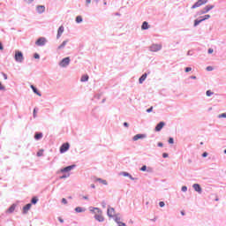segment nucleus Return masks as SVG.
I'll return each mask as SVG.
<instances>
[{
  "label": "nucleus",
  "mask_w": 226,
  "mask_h": 226,
  "mask_svg": "<svg viewBox=\"0 0 226 226\" xmlns=\"http://www.w3.org/2000/svg\"><path fill=\"white\" fill-rule=\"evenodd\" d=\"M91 212H93L94 215V218L98 221V222H104V217L102 215V211L98 208V207H94L93 209L90 210Z\"/></svg>",
  "instance_id": "obj_1"
},
{
  "label": "nucleus",
  "mask_w": 226,
  "mask_h": 226,
  "mask_svg": "<svg viewBox=\"0 0 226 226\" xmlns=\"http://www.w3.org/2000/svg\"><path fill=\"white\" fill-rule=\"evenodd\" d=\"M15 61L19 62V63H22L24 60V56L23 53L20 51H16L15 52Z\"/></svg>",
  "instance_id": "obj_2"
},
{
  "label": "nucleus",
  "mask_w": 226,
  "mask_h": 226,
  "mask_svg": "<svg viewBox=\"0 0 226 226\" xmlns=\"http://www.w3.org/2000/svg\"><path fill=\"white\" fill-rule=\"evenodd\" d=\"M208 2V0H199L196 4H194L192 7V9L199 8L204 4H206Z\"/></svg>",
  "instance_id": "obj_3"
},
{
  "label": "nucleus",
  "mask_w": 226,
  "mask_h": 226,
  "mask_svg": "<svg viewBox=\"0 0 226 226\" xmlns=\"http://www.w3.org/2000/svg\"><path fill=\"white\" fill-rule=\"evenodd\" d=\"M70 63H71V58H70V57H65V58H64V59L60 62L59 65H60L61 67H67V66L70 64Z\"/></svg>",
  "instance_id": "obj_4"
},
{
  "label": "nucleus",
  "mask_w": 226,
  "mask_h": 226,
  "mask_svg": "<svg viewBox=\"0 0 226 226\" xmlns=\"http://www.w3.org/2000/svg\"><path fill=\"white\" fill-rule=\"evenodd\" d=\"M70 149V143L66 142L64 143L61 147H60V153L64 154L66 151H68Z\"/></svg>",
  "instance_id": "obj_5"
},
{
  "label": "nucleus",
  "mask_w": 226,
  "mask_h": 226,
  "mask_svg": "<svg viewBox=\"0 0 226 226\" xmlns=\"http://www.w3.org/2000/svg\"><path fill=\"white\" fill-rule=\"evenodd\" d=\"M46 43H47V39L44 38V37L39 38V39L36 41V42H35V44H36L37 46H44Z\"/></svg>",
  "instance_id": "obj_6"
},
{
  "label": "nucleus",
  "mask_w": 226,
  "mask_h": 226,
  "mask_svg": "<svg viewBox=\"0 0 226 226\" xmlns=\"http://www.w3.org/2000/svg\"><path fill=\"white\" fill-rule=\"evenodd\" d=\"M162 49V45L160 44H154L150 47V51L157 52Z\"/></svg>",
  "instance_id": "obj_7"
},
{
  "label": "nucleus",
  "mask_w": 226,
  "mask_h": 226,
  "mask_svg": "<svg viewBox=\"0 0 226 226\" xmlns=\"http://www.w3.org/2000/svg\"><path fill=\"white\" fill-rule=\"evenodd\" d=\"M107 213H108V215L109 217H114L115 215H116L115 208L114 207H109Z\"/></svg>",
  "instance_id": "obj_8"
},
{
  "label": "nucleus",
  "mask_w": 226,
  "mask_h": 226,
  "mask_svg": "<svg viewBox=\"0 0 226 226\" xmlns=\"http://www.w3.org/2000/svg\"><path fill=\"white\" fill-rule=\"evenodd\" d=\"M64 32V27L61 26L57 30L56 39H60Z\"/></svg>",
  "instance_id": "obj_9"
},
{
  "label": "nucleus",
  "mask_w": 226,
  "mask_h": 226,
  "mask_svg": "<svg viewBox=\"0 0 226 226\" xmlns=\"http://www.w3.org/2000/svg\"><path fill=\"white\" fill-rule=\"evenodd\" d=\"M163 126H165V123L161 122L155 126V132H160L163 129Z\"/></svg>",
  "instance_id": "obj_10"
},
{
  "label": "nucleus",
  "mask_w": 226,
  "mask_h": 226,
  "mask_svg": "<svg viewBox=\"0 0 226 226\" xmlns=\"http://www.w3.org/2000/svg\"><path fill=\"white\" fill-rule=\"evenodd\" d=\"M32 204L28 203L25 207H23V214H27L28 211L31 209Z\"/></svg>",
  "instance_id": "obj_11"
},
{
  "label": "nucleus",
  "mask_w": 226,
  "mask_h": 226,
  "mask_svg": "<svg viewBox=\"0 0 226 226\" xmlns=\"http://www.w3.org/2000/svg\"><path fill=\"white\" fill-rule=\"evenodd\" d=\"M73 168H74V165L68 166V167H66L64 169H62L60 170V172H62V173H64V172L69 173Z\"/></svg>",
  "instance_id": "obj_12"
},
{
  "label": "nucleus",
  "mask_w": 226,
  "mask_h": 226,
  "mask_svg": "<svg viewBox=\"0 0 226 226\" xmlns=\"http://www.w3.org/2000/svg\"><path fill=\"white\" fill-rule=\"evenodd\" d=\"M144 138H146V135H144V134H137V135H135L134 137H133V140L134 141H137V140H139V139H144Z\"/></svg>",
  "instance_id": "obj_13"
},
{
  "label": "nucleus",
  "mask_w": 226,
  "mask_h": 226,
  "mask_svg": "<svg viewBox=\"0 0 226 226\" xmlns=\"http://www.w3.org/2000/svg\"><path fill=\"white\" fill-rule=\"evenodd\" d=\"M16 205L15 204H13V205H11L7 210H6V213H8V214H11V213H13L14 211H15V209H16Z\"/></svg>",
  "instance_id": "obj_14"
},
{
  "label": "nucleus",
  "mask_w": 226,
  "mask_h": 226,
  "mask_svg": "<svg viewBox=\"0 0 226 226\" xmlns=\"http://www.w3.org/2000/svg\"><path fill=\"white\" fill-rule=\"evenodd\" d=\"M147 78V73L143 74V75L139 78V84H143Z\"/></svg>",
  "instance_id": "obj_15"
},
{
  "label": "nucleus",
  "mask_w": 226,
  "mask_h": 226,
  "mask_svg": "<svg viewBox=\"0 0 226 226\" xmlns=\"http://www.w3.org/2000/svg\"><path fill=\"white\" fill-rule=\"evenodd\" d=\"M30 87L32 88L33 92H34L35 94H37V95H39V96H41V94L38 91V89H37L34 86L32 85Z\"/></svg>",
  "instance_id": "obj_16"
},
{
  "label": "nucleus",
  "mask_w": 226,
  "mask_h": 226,
  "mask_svg": "<svg viewBox=\"0 0 226 226\" xmlns=\"http://www.w3.org/2000/svg\"><path fill=\"white\" fill-rule=\"evenodd\" d=\"M45 6H38L37 8H36V11H37V12H39V13H42V12H44L45 11Z\"/></svg>",
  "instance_id": "obj_17"
},
{
  "label": "nucleus",
  "mask_w": 226,
  "mask_h": 226,
  "mask_svg": "<svg viewBox=\"0 0 226 226\" xmlns=\"http://www.w3.org/2000/svg\"><path fill=\"white\" fill-rule=\"evenodd\" d=\"M141 29L142 30H147L149 29V24L147 22H143L142 26H141Z\"/></svg>",
  "instance_id": "obj_18"
},
{
  "label": "nucleus",
  "mask_w": 226,
  "mask_h": 226,
  "mask_svg": "<svg viewBox=\"0 0 226 226\" xmlns=\"http://www.w3.org/2000/svg\"><path fill=\"white\" fill-rule=\"evenodd\" d=\"M68 42H69V40H66V41H63L62 44L60 46H58L57 49H64L67 45Z\"/></svg>",
  "instance_id": "obj_19"
},
{
  "label": "nucleus",
  "mask_w": 226,
  "mask_h": 226,
  "mask_svg": "<svg viewBox=\"0 0 226 226\" xmlns=\"http://www.w3.org/2000/svg\"><path fill=\"white\" fill-rule=\"evenodd\" d=\"M193 188H194V190H195L196 192H201V188H200V185L194 184V185H193Z\"/></svg>",
  "instance_id": "obj_20"
},
{
  "label": "nucleus",
  "mask_w": 226,
  "mask_h": 226,
  "mask_svg": "<svg viewBox=\"0 0 226 226\" xmlns=\"http://www.w3.org/2000/svg\"><path fill=\"white\" fill-rule=\"evenodd\" d=\"M89 80V76L88 75H83L80 79L81 82H87Z\"/></svg>",
  "instance_id": "obj_21"
},
{
  "label": "nucleus",
  "mask_w": 226,
  "mask_h": 226,
  "mask_svg": "<svg viewBox=\"0 0 226 226\" xmlns=\"http://www.w3.org/2000/svg\"><path fill=\"white\" fill-rule=\"evenodd\" d=\"M122 175L124 176V177H130V178L132 179V180L135 179V178H134L131 174H129L128 172H123Z\"/></svg>",
  "instance_id": "obj_22"
},
{
  "label": "nucleus",
  "mask_w": 226,
  "mask_h": 226,
  "mask_svg": "<svg viewBox=\"0 0 226 226\" xmlns=\"http://www.w3.org/2000/svg\"><path fill=\"white\" fill-rule=\"evenodd\" d=\"M42 137H43V134H42V133H36V134L34 135V139H41Z\"/></svg>",
  "instance_id": "obj_23"
},
{
  "label": "nucleus",
  "mask_w": 226,
  "mask_h": 226,
  "mask_svg": "<svg viewBox=\"0 0 226 226\" xmlns=\"http://www.w3.org/2000/svg\"><path fill=\"white\" fill-rule=\"evenodd\" d=\"M75 211L78 212V213H82V212L85 211V209L82 208L81 207H77L75 208Z\"/></svg>",
  "instance_id": "obj_24"
},
{
  "label": "nucleus",
  "mask_w": 226,
  "mask_h": 226,
  "mask_svg": "<svg viewBox=\"0 0 226 226\" xmlns=\"http://www.w3.org/2000/svg\"><path fill=\"white\" fill-rule=\"evenodd\" d=\"M38 200H39V199H38L37 197H34V198H32V200H31V203L36 204V203L38 202Z\"/></svg>",
  "instance_id": "obj_25"
},
{
  "label": "nucleus",
  "mask_w": 226,
  "mask_h": 226,
  "mask_svg": "<svg viewBox=\"0 0 226 226\" xmlns=\"http://www.w3.org/2000/svg\"><path fill=\"white\" fill-rule=\"evenodd\" d=\"M96 181L101 182L102 184L107 185L108 182L106 180H102V178H97Z\"/></svg>",
  "instance_id": "obj_26"
},
{
  "label": "nucleus",
  "mask_w": 226,
  "mask_h": 226,
  "mask_svg": "<svg viewBox=\"0 0 226 226\" xmlns=\"http://www.w3.org/2000/svg\"><path fill=\"white\" fill-rule=\"evenodd\" d=\"M83 21V18L81 17V16H78L77 18H76V22L77 23H81Z\"/></svg>",
  "instance_id": "obj_27"
},
{
  "label": "nucleus",
  "mask_w": 226,
  "mask_h": 226,
  "mask_svg": "<svg viewBox=\"0 0 226 226\" xmlns=\"http://www.w3.org/2000/svg\"><path fill=\"white\" fill-rule=\"evenodd\" d=\"M214 8V5H207L205 7L206 11L208 12L209 11H211Z\"/></svg>",
  "instance_id": "obj_28"
},
{
  "label": "nucleus",
  "mask_w": 226,
  "mask_h": 226,
  "mask_svg": "<svg viewBox=\"0 0 226 226\" xmlns=\"http://www.w3.org/2000/svg\"><path fill=\"white\" fill-rule=\"evenodd\" d=\"M70 177V173H66V174H64V176L59 177V178H60V179H64V178H67V177Z\"/></svg>",
  "instance_id": "obj_29"
},
{
  "label": "nucleus",
  "mask_w": 226,
  "mask_h": 226,
  "mask_svg": "<svg viewBox=\"0 0 226 226\" xmlns=\"http://www.w3.org/2000/svg\"><path fill=\"white\" fill-rule=\"evenodd\" d=\"M206 94H207V97H210L211 95L214 94V93L211 92L210 90H207V93H206Z\"/></svg>",
  "instance_id": "obj_30"
},
{
  "label": "nucleus",
  "mask_w": 226,
  "mask_h": 226,
  "mask_svg": "<svg viewBox=\"0 0 226 226\" xmlns=\"http://www.w3.org/2000/svg\"><path fill=\"white\" fill-rule=\"evenodd\" d=\"M203 20L200 19V20H195L194 21V26H197L200 23H201Z\"/></svg>",
  "instance_id": "obj_31"
},
{
  "label": "nucleus",
  "mask_w": 226,
  "mask_h": 226,
  "mask_svg": "<svg viewBox=\"0 0 226 226\" xmlns=\"http://www.w3.org/2000/svg\"><path fill=\"white\" fill-rule=\"evenodd\" d=\"M208 11H207V9H206V7L202 10V11H200V15H202V14H205V13H207Z\"/></svg>",
  "instance_id": "obj_32"
},
{
  "label": "nucleus",
  "mask_w": 226,
  "mask_h": 226,
  "mask_svg": "<svg viewBox=\"0 0 226 226\" xmlns=\"http://www.w3.org/2000/svg\"><path fill=\"white\" fill-rule=\"evenodd\" d=\"M219 118H226V113H222L218 116Z\"/></svg>",
  "instance_id": "obj_33"
},
{
  "label": "nucleus",
  "mask_w": 226,
  "mask_h": 226,
  "mask_svg": "<svg viewBox=\"0 0 226 226\" xmlns=\"http://www.w3.org/2000/svg\"><path fill=\"white\" fill-rule=\"evenodd\" d=\"M43 155V150H40L37 152V156H42Z\"/></svg>",
  "instance_id": "obj_34"
},
{
  "label": "nucleus",
  "mask_w": 226,
  "mask_h": 226,
  "mask_svg": "<svg viewBox=\"0 0 226 226\" xmlns=\"http://www.w3.org/2000/svg\"><path fill=\"white\" fill-rule=\"evenodd\" d=\"M118 226H127L126 223L122 222H117Z\"/></svg>",
  "instance_id": "obj_35"
},
{
  "label": "nucleus",
  "mask_w": 226,
  "mask_h": 226,
  "mask_svg": "<svg viewBox=\"0 0 226 226\" xmlns=\"http://www.w3.org/2000/svg\"><path fill=\"white\" fill-rule=\"evenodd\" d=\"M159 206H160L161 207H165V202H163V201L159 202Z\"/></svg>",
  "instance_id": "obj_36"
},
{
  "label": "nucleus",
  "mask_w": 226,
  "mask_h": 226,
  "mask_svg": "<svg viewBox=\"0 0 226 226\" xmlns=\"http://www.w3.org/2000/svg\"><path fill=\"white\" fill-rule=\"evenodd\" d=\"M209 18H210V16H209V15H206V16H204V19H202L201 20H202V21H204V20L208 19Z\"/></svg>",
  "instance_id": "obj_37"
},
{
  "label": "nucleus",
  "mask_w": 226,
  "mask_h": 226,
  "mask_svg": "<svg viewBox=\"0 0 226 226\" xmlns=\"http://www.w3.org/2000/svg\"><path fill=\"white\" fill-rule=\"evenodd\" d=\"M147 169V167H146V165H144L143 167L140 168L141 171H146V170Z\"/></svg>",
  "instance_id": "obj_38"
},
{
  "label": "nucleus",
  "mask_w": 226,
  "mask_h": 226,
  "mask_svg": "<svg viewBox=\"0 0 226 226\" xmlns=\"http://www.w3.org/2000/svg\"><path fill=\"white\" fill-rule=\"evenodd\" d=\"M169 143H170V144H174V139L170 138V139H169Z\"/></svg>",
  "instance_id": "obj_39"
},
{
  "label": "nucleus",
  "mask_w": 226,
  "mask_h": 226,
  "mask_svg": "<svg viewBox=\"0 0 226 226\" xmlns=\"http://www.w3.org/2000/svg\"><path fill=\"white\" fill-rule=\"evenodd\" d=\"M62 203H64V204H67V203H68V201H67V200H66L65 198H64V199H62Z\"/></svg>",
  "instance_id": "obj_40"
},
{
  "label": "nucleus",
  "mask_w": 226,
  "mask_h": 226,
  "mask_svg": "<svg viewBox=\"0 0 226 226\" xmlns=\"http://www.w3.org/2000/svg\"><path fill=\"white\" fill-rule=\"evenodd\" d=\"M187 190H188V187H187V186H183V187H182V191H183V192H186Z\"/></svg>",
  "instance_id": "obj_41"
},
{
  "label": "nucleus",
  "mask_w": 226,
  "mask_h": 226,
  "mask_svg": "<svg viewBox=\"0 0 226 226\" xmlns=\"http://www.w3.org/2000/svg\"><path fill=\"white\" fill-rule=\"evenodd\" d=\"M162 157H163V158H167V157H169V154H167V153H163V154H162Z\"/></svg>",
  "instance_id": "obj_42"
},
{
  "label": "nucleus",
  "mask_w": 226,
  "mask_h": 226,
  "mask_svg": "<svg viewBox=\"0 0 226 226\" xmlns=\"http://www.w3.org/2000/svg\"><path fill=\"white\" fill-rule=\"evenodd\" d=\"M93 0H86V4L89 5L92 3Z\"/></svg>",
  "instance_id": "obj_43"
},
{
  "label": "nucleus",
  "mask_w": 226,
  "mask_h": 226,
  "mask_svg": "<svg viewBox=\"0 0 226 226\" xmlns=\"http://www.w3.org/2000/svg\"><path fill=\"white\" fill-rule=\"evenodd\" d=\"M191 71H192V68L190 67L185 68V72H190Z\"/></svg>",
  "instance_id": "obj_44"
},
{
  "label": "nucleus",
  "mask_w": 226,
  "mask_h": 226,
  "mask_svg": "<svg viewBox=\"0 0 226 226\" xmlns=\"http://www.w3.org/2000/svg\"><path fill=\"white\" fill-rule=\"evenodd\" d=\"M5 87L3 86V84L0 82V90H4Z\"/></svg>",
  "instance_id": "obj_45"
},
{
  "label": "nucleus",
  "mask_w": 226,
  "mask_h": 226,
  "mask_svg": "<svg viewBox=\"0 0 226 226\" xmlns=\"http://www.w3.org/2000/svg\"><path fill=\"white\" fill-rule=\"evenodd\" d=\"M26 4H31L32 2H34V0H24Z\"/></svg>",
  "instance_id": "obj_46"
},
{
  "label": "nucleus",
  "mask_w": 226,
  "mask_h": 226,
  "mask_svg": "<svg viewBox=\"0 0 226 226\" xmlns=\"http://www.w3.org/2000/svg\"><path fill=\"white\" fill-rule=\"evenodd\" d=\"M34 57L35 59H39V58H40V56H39L38 54H34Z\"/></svg>",
  "instance_id": "obj_47"
},
{
  "label": "nucleus",
  "mask_w": 226,
  "mask_h": 226,
  "mask_svg": "<svg viewBox=\"0 0 226 226\" xmlns=\"http://www.w3.org/2000/svg\"><path fill=\"white\" fill-rule=\"evenodd\" d=\"M151 111H153V107H151L150 109H147V113H150Z\"/></svg>",
  "instance_id": "obj_48"
},
{
  "label": "nucleus",
  "mask_w": 226,
  "mask_h": 226,
  "mask_svg": "<svg viewBox=\"0 0 226 226\" xmlns=\"http://www.w3.org/2000/svg\"><path fill=\"white\" fill-rule=\"evenodd\" d=\"M2 75L4 76V79H8V77H7V75H6V74L2 73Z\"/></svg>",
  "instance_id": "obj_49"
},
{
  "label": "nucleus",
  "mask_w": 226,
  "mask_h": 226,
  "mask_svg": "<svg viewBox=\"0 0 226 226\" xmlns=\"http://www.w3.org/2000/svg\"><path fill=\"white\" fill-rule=\"evenodd\" d=\"M36 109H34V117H36Z\"/></svg>",
  "instance_id": "obj_50"
},
{
  "label": "nucleus",
  "mask_w": 226,
  "mask_h": 226,
  "mask_svg": "<svg viewBox=\"0 0 226 226\" xmlns=\"http://www.w3.org/2000/svg\"><path fill=\"white\" fill-rule=\"evenodd\" d=\"M214 52V50L212 49H208V54H212Z\"/></svg>",
  "instance_id": "obj_51"
},
{
  "label": "nucleus",
  "mask_w": 226,
  "mask_h": 226,
  "mask_svg": "<svg viewBox=\"0 0 226 226\" xmlns=\"http://www.w3.org/2000/svg\"><path fill=\"white\" fill-rule=\"evenodd\" d=\"M202 156H203V157H207V152L203 153V154H202Z\"/></svg>",
  "instance_id": "obj_52"
},
{
  "label": "nucleus",
  "mask_w": 226,
  "mask_h": 226,
  "mask_svg": "<svg viewBox=\"0 0 226 226\" xmlns=\"http://www.w3.org/2000/svg\"><path fill=\"white\" fill-rule=\"evenodd\" d=\"M124 126L129 127V124L127 122L124 123Z\"/></svg>",
  "instance_id": "obj_53"
},
{
  "label": "nucleus",
  "mask_w": 226,
  "mask_h": 226,
  "mask_svg": "<svg viewBox=\"0 0 226 226\" xmlns=\"http://www.w3.org/2000/svg\"><path fill=\"white\" fill-rule=\"evenodd\" d=\"M158 147H163V143L159 142V143H158Z\"/></svg>",
  "instance_id": "obj_54"
},
{
  "label": "nucleus",
  "mask_w": 226,
  "mask_h": 226,
  "mask_svg": "<svg viewBox=\"0 0 226 226\" xmlns=\"http://www.w3.org/2000/svg\"><path fill=\"white\" fill-rule=\"evenodd\" d=\"M0 50H4V46L1 42H0Z\"/></svg>",
  "instance_id": "obj_55"
},
{
  "label": "nucleus",
  "mask_w": 226,
  "mask_h": 226,
  "mask_svg": "<svg viewBox=\"0 0 226 226\" xmlns=\"http://www.w3.org/2000/svg\"><path fill=\"white\" fill-rule=\"evenodd\" d=\"M58 220H59L60 222H64V219L61 218V217H59Z\"/></svg>",
  "instance_id": "obj_56"
},
{
  "label": "nucleus",
  "mask_w": 226,
  "mask_h": 226,
  "mask_svg": "<svg viewBox=\"0 0 226 226\" xmlns=\"http://www.w3.org/2000/svg\"><path fill=\"white\" fill-rule=\"evenodd\" d=\"M207 71H211L212 68H211V67H207Z\"/></svg>",
  "instance_id": "obj_57"
},
{
  "label": "nucleus",
  "mask_w": 226,
  "mask_h": 226,
  "mask_svg": "<svg viewBox=\"0 0 226 226\" xmlns=\"http://www.w3.org/2000/svg\"><path fill=\"white\" fill-rule=\"evenodd\" d=\"M83 199L88 200V197L87 196H84Z\"/></svg>",
  "instance_id": "obj_58"
},
{
  "label": "nucleus",
  "mask_w": 226,
  "mask_h": 226,
  "mask_svg": "<svg viewBox=\"0 0 226 226\" xmlns=\"http://www.w3.org/2000/svg\"><path fill=\"white\" fill-rule=\"evenodd\" d=\"M181 215H185V211H181Z\"/></svg>",
  "instance_id": "obj_59"
},
{
  "label": "nucleus",
  "mask_w": 226,
  "mask_h": 226,
  "mask_svg": "<svg viewBox=\"0 0 226 226\" xmlns=\"http://www.w3.org/2000/svg\"><path fill=\"white\" fill-rule=\"evenodd\" d=\"M91 187L92 188H95V185H91Z\"/></svg>",
  "instance_id": "obj_60"
},
{
  "label": "nucleus",
  "mask_w": 226,
  "mask_h": 226,
  "mask_svg": "<svg viewBox=\"0 0 226 226\" xmlns=\"http://www.w3.org/2000/svg\"><path fill=\"white\" fill-rule=\"evenodd\" d=\"M192 79H196V77L194 76V77H191Z\"/></svg>",
  "instance_id": "obj_61"
},
{
  "label": "nucleus",
  "mask_w": 226,
  "mask_h": 226,
  "mask_svg": "<svg viewBox=\"0 0 226 226\" xmlns=\"http://www.w3.org/2000/svg\"><path fill=\"white\" fill-rule=\"evenodd\" d=\"M103 4H104V5H107L108 4H107V2H104Z\"/></svg>",
  "instance_id": "obj_62"
},
{
  "label": "nucleus",
  "mask_w": 226,
  "mask_h": 226,
  "mask_svg": "<svg viewBox=\"0 0 226 226\" xmlns=\"http://www.w3.org/2000/svg\"><path fill=\"white\" fill-rule=\"evenodd\" d=\"M224 154H226V149L224 150Z\"/></svg>",
  "instance_id": "obj_63"
},
{
  "label": "nucleus",
  "mask_w": 226,
  "mask_h": 226,
  "mask_svg": "<svg viewBox=\"0 0 226 226\" xmlns=\"http://www.w3.org/2000/svg\"><path fill=\"white\" fill-rule=\"evenodd\" d=\"M203 143L201 142L200 145H202Z\"/></svg>",
  "instance_id": "obj_64"
}]
</instances>
